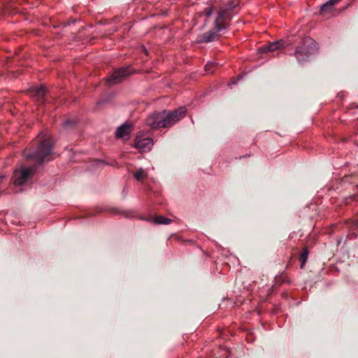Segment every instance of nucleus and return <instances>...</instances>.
I'll list each match as a JSON object with an SVG mask.
<instances>
[{
	"instance_id": "nucleus-1",
	"label": "nucleus",
	"mask_w": 358,
	"mask_h": 358,
	"mask_svg": "<svg viewBox=\"0 0 358 358\" xmlns=\"http://www.w3.org/2000/svg\"><path fill=\"white\" fill-rule=\"evenodd\" d=\"M38 145L33 153L25 155L27 159H33L38 164H43L52 153L53 141L52 137L46 134L41 133L38 135Z\"/></svg>"
},
{
	"instance_id": "nucleus-15",
	"label": "nucleus",
	"mask_w": 358,
	"mask_h": 358,
	"mask_svg": "<svg viewBox=\"0 0 358 358\" xmlns=\"http://www.w3.org/2000/svg\"><path fill=\"white\" fill-rule=\"evenodd\" d=\"M148 176V173L145 171V169L140 168L138 169L134 174V177L136 180L141 181L143 180Z\"/></svg>"
},
{
	"instance_id": "nucleus-5",
	"label": "nucleus",
	"mask_w": 358,
	"mask_h": 358,
	"mask_svg": "<svg viewBox=\"0 0 358 358\" xmlns=\"http://www.w3.org/2000/svg\"><path fill=\"white\" fill-rule=\"evenodd\" d=\"M131 73L129 66L122 67L115 71L106 80L108 85L120 83L124 78Z\"/></svg>"
},
{
	"instance_id": "nucleus-11",
	"label": "nucleus",
	"mask_w": 358,
	"mask_h": 358,
	"mask_svg": "<svg viewBox=\"0 0 358 358\" xmlns=\"http://www.w3.org/2000/svg\"><path fill=\"white\" fill-rule=\"evenodd\" d=\"M283 44L284 43L282 41H274L262 47L260 49V52L262 53H265L267 52H273L282 48L283 46Z\"/></svg>"
},
{
	"instance_id": "nucleus-4",
	"label": "nucleus",
	"mask_w": 358,
	"mask_h": 358,
	"mask_svg": "<svg viewBox=\"0 0 358 358\" xmlns=\"http://www.w3.org/2000/svg\"><path fill=\"white\" fill-rule=\"evenodd\" d=\"M36 170L35 166L27 167L22 166L16 169L13 173L14 184L15 185H22L30 180Z\"/></svg>"
},
{
	"instance_id": "nucleus-17",
	"label": "nucleus",
	"mask_w": 358,
	"mask_h": 358,
	"mask_svg": "<svg viewBox=\"0 0 358 358\" xmlns=\"http://www.w3.org/2000/svg\"><path fill=\"white\" fill-rule=\"evenodd\" d=\"M32 91L36 94L38 99H42L45 94V90L43 87H35Z\"/></svg>"
},
{
	"instance_id": "nucleus-19",
	"label": "nucleus",
	"mask_w": 358,
	"mask_h": 358,
	"mask_svg": "<svg viewBox=\"0 0 358 358\" xmlns=\"http://www.w3.org/2000/svg\"><path fill=\"white\" fill-rule=\"evenodd\" d=\"M215 62H208L206 66H205V71L208 73H213V70L212 69L215 66Z\"/></svg>"
},
{
	"instance_id": "nucleus-10",
	"label": "nucleus",
	"mask_w": 358,
	"mask_h": 358,
	"mask_svg": "<svg viewBox=\"0 0 358 358\" xmlns=\"http://www.w3.org/2000/svg\"><path fill=\"white\" fill-rule=\"evenodd\" d=\"M138 137L139 136H138L136 142L135 143V148L142 151H144L145 150H150L153 145L152 139L150 138L138 139Z\"/></svg>"
},
{
	"instance_id": "nucleus-8",
	"label": "nucleus",
	"mask_w": 358,
	"mask_h": 358,
	"mask_svg": "<svg viewBox=\"0 0 358 358\" xmlns=\"http://www.w3.org/2000/svg\"><path fill=\"white\" fill-rule=\"evenodd\" d=\"M162 113L155 112L147 117L145 122L152 129H159L162 128Z\"/></svg>"
},
{
	"instance_id": "nucleus-16",
	"label": "nucleus",
	"mask_w": 358,
	"mask_h": 358,
	"mask_svg": "<svg viewBox=\"0 0 358 358\" xmlns=\"http://www.w3.org/2000/svg\"><path fill=\"white\" fill-rule=\"evenodd\" d=\"M153 222L157 224H169L171 220L164 216H157L153 218Z\"/></svg>"
},
{
	"instance_id": "nucleus-3",
	"label": "nucleus",
	"mask_w": 358,
	"mask_h": 358,
	"mask_svg": "<svg viewBox=\"0 0 358 358\" xmlns=\"http://www.w3.org/2000/svg\"><path fill=\"white\" fill-rule=\"evenodd\" d=\"M187 113V109L184 106L179 107L178 109L171 112L164 110L161 112L162 124V128H169L182 120Z\"/></svg>"
},
{
	"instance_id": "nucleus-18",
	"label": "nucleus",
	"mask_w": 358,
	"mask_h": 358,
	"mask_svg": "<svg viewBox=\"0 0 358 358\" xmlns=\"http://www.w3.org/2000/svg\"><path fill=\"white\" fill-rule=\"evenodd\" d=\"M213 11V6L212 5L208 6L203 11V14L206 16L207 17H209L211 16Z\"/></svg>"
},
{
	"instance_id": "nucleus-2",
	"label": "nucleus",
	"mask_w": 358,
	"mask_h": 358,
	"mask_svg": "<svg viewBox=\"0 0 358 358\" xmlns=\"http://www.w3.org/2000/svg\"><path fill=\"white\" fill-rule=\"evenodd\" d=\"M316 50V45L315 41L310 37L303 39L301 44L298 45L294 56L299 63L306 62L309 57L313 55Z\"/></svg>"
},
{
	"instance_id": "nucleus-6",
	"label": "nucleus",
	"mask_w": 358,
	"mask_h": 358,
	"mask_svg": "<svg viewBox=\"0 0 358 358\" xmlns=\"http://www.w3.org/2000/svg\"><path fill=\"white\" fill-rule=\"evenodd\" d=\"M231 15L226 10H220L215 20L214 26L217 32L225 29L228 26Z\"/></svg>"
},
{
	"instance_id": "nucleus-9",
	"label": "nucleus",
	"mask_w": 358,
	"mask_h": 358,
	"mask_svg": "<svg viewBox=\"0 0 358 358\" xmlns=\"http://www.w3.org/2000/svg\"><path fill=\"white\" fill-rule=\"evenodd\" d=\"M131 132V125L128 123L122 124L117 129L115 136L118 138L127 139Z\"/></svg>"
},
{
	"instance_id": "nucleus-13",
	"label": "nucleus",
	"mask_w": 358,
	"mask_h": 358,
	"mask_svg": "<svg viewBox=\"0 0 358 358\" xmlns=\"http://www.w3.org/2000/svg\"><path fill=\"white\" fill-rule=\"evenodd\" d=\"M238 5V0H231L228 1L227 4L223 6L220 9L227 10V13H231V12Z\"/></svg>"
},
{
	"instance_id": "nucleus-7",
	"label": "nucleus",
	"mask_w": 358,
	"mask_h": 358,
	"mask_svg": "<svg viewBox=\"0 0 358 358\" xmlns=\"http://www.w3.org/2000/svg\"><path fill=\"white\" fill-rule=\"evenodd\" d=\"M341 0H329L326 3H323L320 8V15L327 17L334 16L336 11L335 6Z\"/></svg>"
},
{
	"instance_id": "nucleus-12",
	"label": "nucleus",
	"mask_w": 358,
	"mask_h": 358,
	"mask_svg": "<svg viewBox=\"0 0 358 358\" xmlns=\"http://www.w3.org/2000/svg\"><path fill=\"white\" fill-rule=\"evenodd\" d=\"M218 37V34L213 31H209L199 37V43H208L215 41Z\"/></svg>"
},
{
	"instance_id": "nucleus-14",
	"label": "nucleus",
	"mask_w": 358,
	"mask_h": 358,
	"mask_svg": "<svg viewBox=\"0 0 358 358\" xmlns=\"http://www.w3.org/2000/svg\"><path fill=\"white\" fill-rule=\"evenodd\" d=\"M308 257V250L304 248L299 255V261L301 262V268H303L307 262Z\"/></svg>"
}]
</instances>
